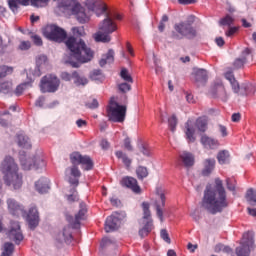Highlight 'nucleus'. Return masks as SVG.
Instances as JSON below:
<instances>
[{
	"label": "nucleus",
	"mask_w": 256,
	"mask_h": 256,
	"mask_svg": "<svg viewBox=\"0 0 256 256\" xmlns=\"http://www.w3.org/2000/svg\"><path fill=\"white\" fill-rule=\"evenodd\" d=\"M20 163L24 171H30V169H39L40 167H45V161L39 159L36 160V162L33 164V159L31 158H26L25 155L20 153Z\"/></svg>",
	"instance_id": "f3484780"
},
{
	"label": "nucleus",
	"mask_w": 256,
	"mask_h": 256,
	"mask_svg": "<svg viewBox=\"0 0 256 256\" xmlns=\"http://www.w3.org/2000/svg\"><path fill=\"white\" fill-rule=\"evenodd\" d=\"M13 87V84L11 82H4L0 84V93H9Z\"/></svg>",
	"instance_id": "8fccbe9b"
},
{
	"label": "nucleus",
	"mask_w": 256,
	"mask_h": 256,
	"mask_svg": "<svg viewBox=\"0 0 256 256\" xmlns=\"http://www.w3.org/2000/svg\"><path fill=\"white\" fill-rule=\"evenodd\" d=\"M194 77L197 83H202V85H205V83H207V70L205 69L194 70Z\"/></svg>",
	"instance_id": "c756f323"
},
{
	"label": "nucleus",
	"mask_w": 256,
	"mask_h": 256,
	"mask_svg": "<svg viewBox=\"0 0 256 256\" xmlns=\"http://www.w3.org/2000/svg\"><path fill=\"white\" fill-rule=\"evenodd\" d=\"M8 237L14 241L16 245H19V243L23 241V232H21V225H19V222H11Z\"/></svg>",
	"instance_id": "dca6fc26"
},
{
	"label": "nucleus",
	"mask_w": 256,
	"mask_h": 256,
	"mask_svg": "<svg viewBox=\"0 0 256 256\" xmlns=\"http://www.w3.org/2000/svg\"><path fill=\"white\" fill-rule=\"evenodd\" d=\"M120 183L122 187H127L128 189H131L133 193H141V187H139V184L137 183V179L133 177L126 176L122 178Z\"/></svg>",
	"instance_id": "412c9836"
},
{
	"label": "nucleus",
	"mask_w": 256,
	"mask_h": 256,
	"mask_svg": "<svg viewBox=\"0 0 256 256\" xmlns=\"http://www.w3.org/2000/svg\"><path fill=\"white\" fill-rule=\"evenodd\" d=\"M33 83V80H30L28 82H24L20 85H18L15 89V95H17V97H19L20 95H23V91H25L27 89V87H31V84Z\"/></svg>",
	"instance_id": "a19ab883"
},
{
	"label": "nucleus",
	"mask_w": 256,
	"mask_h": 256,
	"mask_svg": "<svg viewBox=\"0 0 256 256\" xmlns=\"http://www.w3.org/2000/svg\"><path fill=\"white\" fill-rule=\"evenodd\" d=\"M67 199H68V201H69L70 203H73V201H78L79 196H78V194H77V189L73 188V189L71 190V194H69V195L67 196Z\"/></svg>",
	"instance_id": "5fc2aeb1"
},
{
	"label": "nucleus",
	"mask_w": 256,
	"mask_h": 256,
	"mask_svg": "<svg viewBox=\"0 0 256 256\" xmlns=\"http://www.w3.org/2000/svg\"><path fill=\"white\" fill-rule=\"evenodd\" d=\"M20 51H27L31 49V42L29 41H22L19 45Z\"/></svg>",
	"instance_id": "e2e57ef3"
},
{
	"label": "nucleus",
	"mask_w": 256,
	"mask_h": 256,
	"mask_svg": "<svg viewBox=\"0 0 256 256\" xmlns=\"http://www.w3.org/2000/svg\"><path fill=\"white\" fill-rule=\"evenodd\" d=\"M246 201L255 207L256 205V191L253 188H250L246 193Z\"/></svg>",
	"instance_id": "4c0bfd02"
},
{
	"label": "nucleus",
	"mask_w": 256,
	"mask_h": 256,
	"mask_svg": "<svg viewBox=\"0 0 256 256\" xmlns=\"http://www.w3.org/2000/svg\"><path fill=\"white\" fill-rule=\"evenodd\" d=\"M13 251H15V245H13L11 242H6L4 243L1 256H12Z\"/></svg>",
	"instance_id": "e433bc0d"
},
{
	"label": "nucleus",
	"mask_w": 256,
	"mask_h": 256,
	"mask_svg": "<svg viewBox=\"0 0 256 256\" xmlns=\"http://www.w3.org/2000/svg\"><path fill=\"white\" fill-rule=\"evenodd\" d=\"M218 162L220 165H225V163H229V152L227 150H222L217 155Z\"/></svg>",
	"instance_id": "ea45409f"
},
{
	"label": "nucleus",
	"mask_w": 256,
	"mask_h": 256,
	"mask_svg": "<svg viewBox=\"0 0 256 256\" xmlns=\"http://www.w3.org/2000/svg\"><path fill=\"white\" fill-rule=\"evenodd\" d=\"M149 203L143 202V227L139 230L140 237H147L151 231H153V219H151V210H149Z\"/></svg>",
	"instance_id": "6e6552de"
},
{
	"label": "nucleus",
	"mask_w": 256,
	"mask_h": 256,
	"mask_svg": "<svg viewBox=\"0 0 256 256\" xmlns=\"http://www.w3.org/2000/svg\"><path fill=\"white\" fill-rule=\"evenodd\" d=\"M29 3H31V0H8V7L12 12L17 13L19 11V5L27 7Z\"/></svg>",
	"instance_id": "a878e982"
},
{
	"label": "nucleus",
	"mask_w": 256,
	"mask_h": 256,
	"mask_svg": "<svg viewBox=\"0 0 256 256\" xmlns=\"http://www.w3.org/2000/svg\"><path fill=\"white\" fill-rule=\"evenodd\" d=\"M63 241L65 243H71L73 241V234L71 233V226H66L62 233Z\"/></svg>",
	"instance_id": "58836bf2"
},
{
	"label": "nucleus",
	"mask_w": 256,
	"mask_h": 256,
	"mask_svg": "<svg viewBox=\"0 0 256 256\" xmlns=\"http://www.w3.org/2000/svg\"><path fill=\"white\" fill-rule=\"evenodd\" d=\"M215 251H223L224 253H231V248L229 246H225L223 244H218L215 247Z\"/></svg>",
	"instance_id": "052dcab7"
},
{
	"label": "nucleus",
	"mask_w": 256,
	"mask_h": 256,
	"mask_svg": "<svg viewBox=\"0 0 256 256\" xmlns=\"http://www.w3.org/2000/svg\"><path fill=\"white\" fill-rule=\"evenodd\" d=\"M202 207L211 215L221 213L223 209L229 207L227 200V192L223 187V181L219 178L215 179V187L207 186L202 199Z\"/></svg>",
	"instance_id": "f257e3e1"
},
{
	"label": "nucleus",
	"mask_w": 256,
	"mask_h": 256,
	"mask_svg": "<svg viewBox=\"0 0 256 256\" xmlns=\"http://www.w3.org/2000/svg\"><path fill=\"white\" fill-rule=\"evenodd\" d=\"M160 237L163 239V241H165V243L171 244V238L169 237L167 230L162 229L160 232Z\"/></svg>",
	"instance_id": "13d9d810"
},
{
	"label": "nucleus",
	"mask_w": 256,
	"mask_h": 256,
	"mask_svg": "<svg viewBox=\"0 0 256 256\" xmlns=\"http://www.w3.org/2000/svg\"><path fill=\"white\" fill-rule=\"evenodd\" d=\"M113 61H115V52L110 49L107 54L101 58L99 65L100 67H105L107 63H113Z\"/></svg>",
	"instance_id": "f704fd0d"
},
{
	"label": "nucleus",
	"mask_w": 256,
	"mask_h": 256,
	"mask_svg": "<svg viewBox=\"0 0 256 256\" xmlns=\"http://www.w3.org/2000/svg\"><path fill=\"white\" fill-rule=\"evenodd\" d=\"M186 127V138L189 143H195V124H193V121L188 120L185 124Z\"/></svg>",
	"instance_id": "b1692460"
},
{
	"label": "nucleus",
	"mask_w": 256,
	"mask_h": 256,
	"mask_svg": "<svg viewBox=\"0 0 256 256\" xmlns=\"http://www.w3.org/2000/svg\"><path fill=\"white\" fill-rule=\"evenodd\" d=\"M248 57H251V49L246 48L243 52H242V58H237L234 61V69H241V67H243V65H245V63H247V59Z\"/></svg>",
	"instance_id": "393cba45"
},
{
	"label": "nucleus",
	"mask_w": 256,
	"mask_h": 256,
	"mask_svg": "<svg viewBox=\"0 0 256 256\" xmlns=\"http://www.w3.org/2000/svg\"><path fill=\"white\" fill-rule=\"evenodd\" d=\"M108 117L114 123H123L127 115V106L119 105L117 102H110L108 106Z\"/></svg>",
	"instance_id": "423d86ee"
},
{
	"label": "nucleus",
	"mask_w": 256,
	"mask_h": 256,
	"mask_svg": "<svg viewBox=\"0 0 256 256\" xmlns=\"http://www.w3.org/2000/svg\"><path fill=\"white\" fill-rule=\"evenodd\" d=\"M70 161L73 165H82L84 171L93 169V160L89 156H83L79 152H74L70 155Z\"/></svg>",
	"instance_id": "9b49d317"
},
{
	"label": "nucleus",
	"mask_w": 256,
	"mask_h": 256,
	"mask_svg": "<svg viewBox=\"0 0 256 256\" xmlns=\"http://www.w3.org/2000/svg\"><path fill=\"white\" fill-rule=\"evenodd\" d=\"M213 97H218V99H221V101H227V99H229L227 91H225V87H223L221 84L216 86V91L213 93Z\"/></svg>",
	"instance_id": "72a5a7b5"
},
{
	"label": "nucleus",
	"mask_w": 256,
	"mask_h": 256,
	"mask_svg": "<svg viewBox=\"0 0 256 256\" xmlns=\"http://www.w3.org/2000/svg\"><path fill=\"white\" fill-rule=\"evenodd\" d=\"M242 89H244L246 95H253L255 93V86L253 84H245Z\"/></svg>",
	"instance_id": "6e6d98bb"
},
{
	"label": "nucleus",
	"mask_w": 256,
	"mask_h": 256,
	"mask_svg": "<svg viewBox=\"0 0 256 256\" xmlns=\"http://www.w3.org/2000/svg\"><path fill=\"white\" fill-rule=\"evenodd\" d=\"M253 237L255 234L253 232H246L242 236V241L240 243L241 246L236 248L237 256H249L251 253V249L254 247Z\"/></svg>",
	"instance_id": "1a4fd4ad"
},
{
	"label": "nucleus",
	"mask_w": 256,
	"mask_h": 256,
	"mask_svg": "<svg viewBox=\"0 0 256 256\" xmlns=\"http://www.w3.org/2000/svg\"><path fill=\"white\" fill-rule=\"evenodd\" d=\"M33 7H47L49 0H30Z\"/></svg>",
	"instance_id": "603ef678"
},
{
	"label": "nucleus",
	"mask_w": 256,
	"mask_h": 256,
	"mask_svg": "<svg viewBox=\"0 0 256 256\" xmlns=\"http://www.w3.org/2000/svg\"><path fill=\"white\" fill-rule=\"evenodd\" d=\"M86 107H88V109H97V107H99V102L97 99H92L91 102L86 103Z\"/></svg>",
	"instance_id": "0e129e2a"
},
{
	"label": "nucleus",
	"mask_w": 256,
	"mask_h": 256,
	"mask_svg": "<svg viewBox=\"0 0 256 256\" xmlns=\"http://www.w3.org/2000/svg\"><path fill=\"white\" fill-rule=\"evenodd\" d=\"M179 159L186 167H193V165H195V157L189 152L180 153Z\"/></svg>",
	"instance_id": "cd10ccee"
},
{
	"label": "nucleus",
	"mask_w": 256,
	"mask_h": 256,
	"mask_svg": "<svg viewBox=\"0 0 256 256\" xmlns=\"http://www.w3.org/2000/svg\"><path fill=\"white\" fill-rule=\"evenodd\" d=\"M156 195L159 199L155 201L156 215L160 219L161 223H163V207H165V201L167 200L165 197V195H167V190L163 187H157Z\"/></svg>",
	"instance_id": "ddd939ff"
},
{
	"label": "nucleus",
	"mask_w": 256,
	"mask_h": 256,
	"mask_svg": "<svg viewBox=\"0 0 256 256\" xmlns=\"http://www.w3.org/2000/svg\"><path fill=\"white\" fill-rule=\"evenodd\" d=\"M121 223V218L119 217V213L114 212L112 215L108 216L105 222V231L106 233H111L119 228V224Z\"/></svg>",
	"instance_id": "a211bd4d"
},
{
	"label": "nucleus",
	"mask_w": 256,
	"mask_h": 256,
	"mask_svg": "<svg viewBox=\"0 0 256 256\" xmlns=\"http://www.w3.org/2000/svg\"><path fill=\"white\" fill-rule=\"evenodd\" d=\"M13 73V67L9 66H0V79H3V77H7V75H11Z\"/></svg>",
	"instance_id": "a18cd8bd"
},
{
	"label": "nucleus",
	"mask_w": 256,
	"mask_h": 256,
	"mask_svg": "<svg viewBox=\"0 0 256 256\" xmlns=\"http://www.w3.org/2000/svg\"><path fill=\"white\" fill-rule=\"evenodd\" d=\"M72 32L74 35H78L79 37H83L85 35V29L83 27H74L72 28Z\"/></svg>",
	"instance_id": "680f3d73"
},
{
	"label": "nucleus",
	"mask_w": 256,
	"mask_h": 256,
	"mask_svg": "<svg viewBox=\"0 0 256 256\" xmlns=\"http://www.w3.org/2000/svg\"><path fill=\"white\" fill-rule=\"evenodd\" d=\"M120 77L126 83H133V77H131V74H129V70H127L126 68H123L121 70Z\"/></svg>",
	"instance_id": "c03bdc74"
},
{
	"label": "nucleus",
	"mask_w": 256,
	"mask_h": 256,
	"mask_svg": "<svg viewBox=\"0 0 256 256\" xmlns=\"http://www.w3.org/2000/svg\"><path fill=\"white\" fill-rule=\"evenodd\" d=\"M44 37L56 43H63L67 39V32L57 25H48L43 30Z\"/></svg>",
	"instance_id": "0eeeda50"
},
{
	"label": "nucleus",
	"mask_w": 256,
	"mask_h": 256,
	"mask_svg": "<svg viewBox=\"0 0 256 256\" xmlns=\"http://www.w3.org/2000/svg\"><path fill=\"white\" fill-rule=\"evenodd\" d=\"M31 39H32L34 45H37V47H41V45H43V39H41V36H39L37 34H33L31 36Z\"/></svg>",
	"instance_id": "bf43d9fd"
},
{
	"label": "nucleus",
	"mask_w": 256,
	"mask_h": 256,
	"mask_svg": "<svg viewBox=\"0 0 256 256\" xmlns=\"http://www.w3.org/2000/svg\"><path fill=\"white\" fill-rule=\"evenodd\" d=\"M47 63V57L45 55H40L36 58V68L34 70V77H41V65Z\"/></svg>",
	"instance_id": "2f4dec72"
},
{
	"label": "nucleus",
	"mask_w": 256,
	"mask_h": 256,
	"mask_svg": "<svg viewBox=\"0 0 256 256\" xmlns=\"http://www.w3.org/2000/svg\"><path fill=\"white\" fill-rule=\"evenodd\" d=\"M233 21H235V19H233V17H231L230 15H227L220 20V25H233Z\"/></svg>",
	"instance_id": "4d7b16f0"
},
{
	"label": "nucleus",
	"mask_w": 256,
	"mask_h": 256,
	"mask_svg": "<svg viewBox=\"0 0 256 256\" xmlns=\"http://www.w3.org/2000/svg\"><path fill=\"white\" fill-rule=\"evenodd\" d=\"M87 215V204L85 202L80 203V209L78 213L73 216H67L66 219L73 229H79L81 227V221H85Z\"/></svg>",
	"instance_id": "f8f14e48"
},
{
	"label": "nucleus",
	"mask_w": 256,
	"mask_h": 256,
	"mask_svg": "<svg viewBox=\"0 0 256 256\" xmlns=\"http://www.w3.org/2000/svg\"><path fill=\"white\" fill-rule=\"evenodd\" d=\"M226 185H227V190L232 191L235 195V189L237 187V181L235 179L227 178L226 179Z\"/></svg>",
	"instance_id": "de8ad7c7"
},
{
	"label": "nucleus",
	"mask_w": 256,
	"mask_h": 256,
	"mask_svg": "<svg viewBox=\"0 0 256 256\" xmlns=\"http://www.w3.org/2000/svg\"><path fill=\"white\" fill-rule=\"evenodd\" d=\"M66 171H70L71 177H74L69 178V184L77 187V185H79V177H81V170H79V167L73 165L72 167L66 169Z\"/></svg>",
	"instance_id": "4be33fe9"
},
{
	"label": "nucleus",
	"mask_w": 256,
	"mask_h": 256,
	"mask_svg": "<svg viewBox=\"0 0 256 256\" xmlns=\"http://www.w3.org/2000/svg\"><path fill=\"white\" fill-rule=\"evenodd\" d=\"M117 21H121V15H107L98 25V31L93 34L96 43H111V35L119 29Z\"/></svg>",
	"instance_id": "20e7f679"
},
{
	"label": "nucleus",
	"mask_w": 256,
	"mask_h": 256,
	"mask_svg": "<svg viewBox=\"0 0 256 256\" xmlns=\"http://www.w3.org/2000/svg\"><path fill=\"white\" fill-rule=\"evenodd\" d=\"M27 223L30 229H35L39 225V211L36 207H31L26 215Z\"/></svg>",
	"instance_id": "aec40b11"
},
{
	"label": "nucleus",
	"mask_w": 256,
	"mask_h": 256,
	"mask_svg": "<svg viewBox=\"0 0 256 256\" xmlns=\"http://www.w3.org/2000/svg\"><path fill=\"white\" fill-rule=\"evenodd\" d=\"M86 7L89 11L96 13L97 17L107 13V5L102 0H86Z\"/></svg>",
	"instance_id": "2eb2a0df"
},
{
	"label": "nucleus",
	"mask_w": 256,
	"mask_h": 256,
	"mask_svg": "<svg viewBox=\"0 0 256 256\" xmlns=\"http://www.w3.org/2000/svg\"><path fill=\"white\" fill-rule=\"evenodd\" d=\"M61 82L59 78L53 74L44 76L40 82V89L42 93H55L59 89Z\"/></svg>",
	"instance_id": "9d476101"
},
{
	"label": "nucleus",
	"mask_w": 256,
	"mask_h": 256,
	"mask_svg": "<svg viewBox=\"0 0 256 256\" xmlns=\"http://www.w3.org/2000/svg\"><path fill=\"white\" fill-rule=\"evenodd\" d=\"M72 77L74 79V84L77 85V87H79L81 85L85 86V85H87V83H89V80H87L86 77L79 75L77 73V71H74L72 73Z\"/></svg>",
	"instance_id": "c9c22d12"
},
{
	"label": "nucleus",
	"mask_w": 256,
	"mask_h": 256,
	"mask_svg": "<svg viewBox=\"0 0 256 256\" xmlns=\"http://www.w3.org/2000/svg\"><path fill=\"white\" fill-rule=\"evenodd\" d=\"M196 127H197L198 131L205 133V131H207V118H205V117L198 118L196 120Z\"/></svg>",
	"instance_id": "79ce46f5"
},
{
	"label": "nucleus",
	"mask_w": 256,
	"mask_h": 256,
	"mask_svg": "<svg viewBox=\"0 0 256 256\" xmlns=\"http://www.w3.org/2000/svg\"><path fill=\"white\" fill-rule=\"evenodd\" d=\"M232 89L234 91V93H239L241 87H239V82H237V80H233L232 82H230Z\"/></svg>",
	"instance_id": "338daca9"
},
{
	"label": "nucleus",
	"mask_w": 256,
	"mask_h": 256,
	"mask_svg": "<svg viewBox=\"0 0 256 256\" xmlns=\"http://www.w3.org/2000/svg\"><path fill=\"white\" fill-rule=\"evenodd\" d=\"M213 169H215V159H206L204 161V169L202 170V175L207 177L213 173Z\"/></svg>",
	"instance_id": "7c9ffc66"
},
{
	"label": "nucleus",
	"mask_w": 256,
	"mask_h": 256,
	"mask_svg": "<svg viewBox=\"0 0 256 256\" xmlns=\"http://www.w3.org/2000/svg\"><path fill=\"white\" fill-rule=\"evenodd\" d=\"M79 4L77 0H57L58 9L63 13H67V15L75 13V10L79 8Z\"/></svg>",
	"instance_id": "4468645a"
},
{
	"label": "nucleus",
	"mask_w": 256,
	"mask_h": 256,
	"mask_svg": "<svg viewBox=\"0 0 256 256\" xmlns=\"http://www.w3.org/2000/svg\"><path fill=\"white\" fill-rule=\"evenodd\" d=\"M17 143L19 147H22V149H31V141L25 134L17 135Z\"/></svg>",
	"instance_id": "473e14b6"
},
{
	"label": "nucleus",
	"mask_w": 256,
	"mask_h": 256,
	"mask_svg": "<svg viewBox=\"0 0 256 256\" xmlns=\"http://www.w3.org/2000/svg\"><path fill=\"white\" fill-rule=\"evenodd\" d=\"M103 77V72H101V70H94L90 74V79H92L93 81H101Z\"/></svg>",
	"instance_id": "09e8293b"
},
{
	"label": "nucleus",
	"mask_w": 256,
	"mask_h": 256,
	"mask_svg": "<svg viewBox=\"0 0 256 256\" xmlns=\"http://www.w3.org/2000/svg\"><path fill=\"white\" fill-rule=\"evenodd\" d=\"M6 203H7L8 211L9 213H11V215H23V217L27 215V212H25V210L23 209V206L19 204L17 200L13 198H9Z\"/></svg>",
	"instance_id": "6ab92c4d"
},
{
	"label": "nucleus",
	"mask_w": 256,
	"mask_h": 256,
	"mask_svg": "<svg viewBox=\"0 0 256 256\" xmlns=\"http://www.w3.org/2000/svg\"><path fill=\"white\" fill-rule=\"evenodd\" d=\"M168 125H169V128H170V131H172V133H174V131L177 127V117L175 115H172L168 119Z\"/></svg>",
	"instance_id": "3c124183"
},
{
	"label": "nucleus",
	"mask_w": 256,
	"mask_h": 256,
	"mask_svg": "<svg viewBox=\"0 0 256 256\" xmlns=\"http://www.w3.org/2000/svg\"><path fill=\"white\" fill-rule=\"evenodd\" d=\"M239 28L237 27H230L228 31H226V37H233V34L238 31Z\"/></svg>",
	"instance_id": "774afa93"
},
{
	"label": "nucleus",
	"mask_w": 256,
	"mask_h": 256,
	"mask_svg": "<svg viewBox=\"0 0 256 256\" xmlns=\"http://www.w3.org/2000/svg\"><path fill=\"white\" fill-rule=\"evenodd\" d=\"M0 171L4 175V183L13 189H21L23 187V175L19 174V166L15 163V159L6 156L0 165Z\"/></svg>",
	"instance_id": "7ed1b4c3"
},
{
	"label": "nucleus",
	"mask_w": 256,
	"mask_h": 256,
	"mask_svg": "<svg viewBox=\"0 0 256 256\" xmlns=\"http://www.w3.org/2000/svg\"><path fill=\"white\" fill-rule=\"evenodd\" d=\"M35 188L38 193H47L49 191V179L41 178L36 182Z\"/></svg>",
	"instance_id": "c85d7f7f"
},
{
	"label": "nucleus",
	"mask_w": 256,
	"mask_h": 256,
	"mask_svg": "<svg viewBox=\"0 0 256 256\" xmlns=\"http://www.w3.org/2000/svg\"><path fill=\"white\" fill-rule=\"evenodd\" d=\"M71 15H75L79 23H87L89 21V15H87L85 8H83L81 4H78V8L75 12H72Z\"/></svg>",
	"instance_id": "5701e85b"
},
{
	"label": "nucleus",
	"mask_w": 256,
	"mask_h": 256,
	"mask_svg": "<svg viewBox=\"0 0 256 256\" xmlns=\"http://www.w3.org/2000/svg\"><path fill=\"white\" fill-rule=\"evenodd\" d=\"M65 45L71 53V57H74L76 61L66 60V63H69L74 68L79 67V63H89L93 59L94 53L91 51V48L87 47L85 41L81 38L69 37Z\"/></svg>",
	"instance_id": "f03ea898"
},
{
	"label": "nucleus",
	"mask_w": 256,
	"mask_h": 256,
	"mask_svg": "<svg viewBox=\"0 0 256 256\" xmlns=\"http://www.w3.org/2000/svg\"><path fill=\"white\" fill-rule=\"evenodd\" d=\"M138 179H145L149 175L146 167L139 166L136 170Z\"/></svg>",
	"instance_id": "49530a36"
},
{
	"label": "nucleus",
	"mask_w": 256,
	"mask_h": 256,
	"mask_svg": "<svg viewBox=\"0 0 256 256\" xmlns=\"http://www.w3.org/2000/svg\"><path fill=\"white\" fill-rule=\"evenodd\" d=\"M201 143L206 149H217L219 147V141L207 135L201 137Z\"/></svg>",
	"instance_id": "bb28decb"
},
{
	"label": "nucleus",
	"mask_w": 256,
	"mask_h": 256,
	"mask_svg": "<svg viewBox=\"0 0 256 256\" xmlns=\"http://www.w3.org/2000/svg\"><path fill=\"white\" fill-rule=\"evenodd\" d=\"M133 83L124 82L118 85L119 91L121 93H127L128 91H131V85Z\"/></svg>",
	"instance_id": "864d4df0"
},
{
	"label": "nucleus",
	"mask_w": 256,
	"mask_h": 256,
	"mask_svg": "<svg viewBox=\"0 0 256 256\" xmlns=\"http://www.w3.org/2000/svg\"><path fill=\"white\" fill-rule=\"evenodd\" d=\"M117 159H122V163L127 167H131V160L127 156V154L123 153V151H116L115 153Z\"/></svg>",
	"instance_id": "37998d69"
},
{
	"label": "nucleus",
	"mask_w": 256,
	"mask_h": 256,
	"mask_svg": "<svg viewBox=\"0 0 256 256\" xmlns=\"http://www.w3.org/2000/svg\"><path fill=\"white\" fill-rule=\"evenodd\" d=\"M60 77L63 81H71V79H73V74H69L68 72H62Z\"/></svg>",
	"instance_id": "69168bd1"
},
{
	"label": "nucleus",
	"mask_w": 256,
	"mask_h": 256,
	"mask_svg": "<svg viewBox=\"0 0 256 256\" xmlns=\"http://www.w3.org/2000/svg\"><path fill=\"white\" fill-rule=\"evenodd\" d=\"M174 29L178 34L173 33V39H183V37H186V39H195L197 37V30L189 22L175 24Z\"/></svg>",
	"instance_id": "39448f33"
}]
</instances>
